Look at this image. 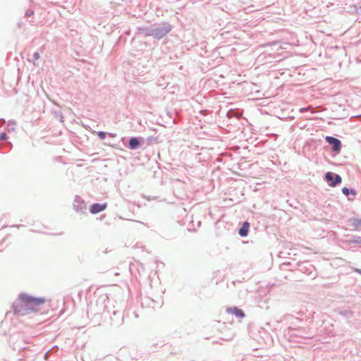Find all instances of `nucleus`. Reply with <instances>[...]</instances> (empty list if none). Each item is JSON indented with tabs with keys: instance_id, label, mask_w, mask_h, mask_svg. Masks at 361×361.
I'll return each mask as SVG.
<instances>
[{
	"instance_id": "f257e3e1",
	"label": "nucleus",
	"mask_w": 361,
	"mask_h": 361,
	"mask_svg": "<svg viewBox=\"0 0 361 361\" xmlns=\"http://www.w3.org/2000/svg\"><path fill=\"white\" fill-rule=\"evenodd\" d=\"M44 302V298H36L25 293H21L13 302L12 308L15 314L25 316L38 312L40 310V307Z\"/></svg>"
},
{
	"instance_id": "f03ea898",
	"label": "nucleus",
	"mask_w": 361,
	"mask_h": 361,
	"mask_svg": "<svg viewBox=\"0 0 361 361\" xmlns=\"http://www.w3.org/2000/svg\"><path fill=\"white\" fill-rule=\"evenodd\" d=\"M172 30L171 25L166 21L152 25V37L156 39H161L167 35Z\"/></svg>"
},
{
	"instance_id": "7ed1b4c3",
	"label": "nucleus",
	"mask_w": 361,
	"mask_h": 361,
	"mask_svg": "<svg viewBox=\"0 0 361 361\" xmlns=\"http://www.w3.org/2000/svg\"><path fill=\"white\" fill-rule=\"evenodd\" d=\"M324 178L331 187H336L342 181L340 175L331 171H328L325 173Z\"/></svg>"
},
{
	"instance_id": "20e7f679",
	"label": "nucleus",
	"mask_w": 361,
	"mask_h": 361,
	"mask_svg": "<svg viewBox=\"0 0 361 361\" xmlns=\"http://www.w3.org/2000/svg\"><path fill=\"white\" fill-rule=\"evenodd\" d=\"M145 144V138L142 137H131L129 139L127 147L130 150H135L140 147H143Z\"/></svg>"
},
{
	"instance_id": "39448f33",
	"label": "nucleus",
	"mask_w": 361,
	"mask_h": 361,
	"mask_svg": "<svg viewBox=\"0 0 361 361\" xmlns=\"http://www.w3.org/2000/svg\"><path fill=\"white\" fill-rule=\"evenodd\" d=\"M325 141L331 146V150L334 152L339 153L341 152L342 143L339 139L333 136H326L325 137Z\"/></svg>"
},
{
	"instance_id": "423d86ee",
	"label": "nucleus",
	"mask_w": 361,
	"mask_h": 361,
	"mask_svg": "<svg viewBox=\"0 0 361 361\" xmlns=\"http://www.w3.org/2000/svg\"><path fill=\"white\" fill-rule=\"evenodd\" d=\"M73 208L75 210L76 212L80 213V214H85L87 210V207L85 202L83 201V200L79 197L75 196L74 202H73Z\"/></svg>"
},
{
	"instance_id": "0eeeda50",
	"label": "nucleus",
	"mask_w": 361,
	"mask_h": 361,
	"mask_svg": "<svg viewBox=\"0 0 361 361\" xmlns=\"http://www.w3.org/2000/svg\"><path fill=\"white\" fill-rule=\"evenodd\" d=\"M226 312L228 314H234L237 318H244L245 314L243 310L238 308V307H228L226 309Z\"/></svg>"
},
{
	"instance_id": "6e6552de",
	"label": "nucleus",
	"mask_w": 361,
	"mask_h": 361,
	"mask_svg": "<svg viewBox=\"0 0 361 361\" xmlns=\"http://www.w3.org/2000/svg\"><path fill=\"white\" fill-rule=\"evenodd\" d=\"M106 208V204L94 203L90 207V213L93 214H98Z\"/></svg>"
},
{
	"instance_id": "1a4fd4ad",
	"label": "nucleus",
	"mask_w": 361,
	"mask_h": 361,
	"mask_svg": "<svg viewBox=\"0 0 361 361\" xmlns=\"http://www.w3.org/2000/svg\"><path fill=\"white\" fill-rule=\"evenodd\" d=\"M113 315L115 318L111 316V319L114 325L118 326L121 325L123 322V316L121 312H118L114 310L113 312Z\"/></svg>"
},
{
	"instance_id": "9d476101",
	"label": "nucleus",
	"mask_w": 361,
	"mask_h": 361,
	"mask_svg": "<svg viewBox=\"0 0 361 361\" xmlns=\"http://www.w3.org/2000/svg\"><path fill=\"white\" fill-rule=\"evenodd\" d=\"M137 33L139 35H142L145 37L152 36V25L147 27H137Z\"/></svg>"
},
{
	"instance_id": "9b49d317",
	"label": "nucleus",
	"mask_w": 361,
	"mask_h": 361,
	"mask_svg": "<svg viewBox=\"0 0 361 361\" xmlns=\"http://www.w3.org/2000/svg\"><path fill=\"white\" fill-rule=\"evenodd\" d=\"M348 225L352 227V230H357L360 227H361V218H350L348 220Z\"/></svg>"
},
{
	"instance_id": "f8f14e48",
	"label": "nucleus",
	"mask_w": 361,
	"mask_h": 361,
	"mask_svg": "<svg viewBox=\"0 0 361 361\" xmlns=\"http://www.w3.org/2000/svg\"><path fill=\"white\" fill-rule=\"evenodd\" d=\"M250 223L245 221L243 223L241 227L238 230V234L240 237H246L248 235L250 229Z\"/></svg>"
},
{
	"instance_id": "ddd939ff",
	"label": "nucleus",
	"mask_w": 361,
	"mask_h": 361,
	"mask_svg": "<svg viewBox=\"0 0 361 361\" xmlns=\"http://www.w3.org/2000/svg\"><path fill=\"white\" fill-rule=\"evenodd\" d=\"M342 192L343 195H345L346 197H348V200H352L350 197V195H353V197H355L356 195V190L355 189L349 188L347 187H344L342 188Z\"/></svg>"
},
{
	"instance_id": "4468645a",
	"label": "nucleus",
	"mask_w": 361,
	"mask_h": 361,
	"mask_svg": "<svg viewBox=\"0 0 361 361\" xmlns=\"http://www.w3.org/2000/svg\"><path fill=\"white\" fill-rule=\"evenodd\" d=\"M338 313L347 319H350L353 317V312L350 309L338 310Z\"/></svg>"
},
{
	"instance_id": "2eb2a0df",
	"label": "nucleus",
	"mask_w": 361,
	"mask_h": 361,
	"mask_svg": "<svg viewBox=\"0 0 361 361\" xmlns=\"http://www.w3.org/2000/svg\"><path fill=\"white\" fill-rule=\"evenodd\" d=\"M346 242L350 244H357L361 245V236L359 235H352L349 239L346 240Z\"/></svg>"
},
{
	"instance_id": "dca6fc26",
	"label": "nucleus",
	"mask_w": 361,
	"mask_h": 361,
	"mask_svg": "<svg viewBox=\"0 0 361 361\" xmlns=\"http://www.w3.org/2000/svg\"><path fill=\"white\" fill-rule=\"evenodd\" d=\"M239 115H238V113L237 112L236 110L235 109H230L227 111L226 113V116L228 118H236L238 117Z\"/></svg>"
},
{
	"instance_id": "f3484780",
	"label": "nucleus",
	"mask_w": 361,
	"mask_h": 361,
	"mask_svg": "<svg viewBox=\"0 0 361 361\" xmlns=\"http://www.w3.org/2000/svg\"><path fill=\"white\" fill-rule=\"evenodd\" d=\"M145 302L149 307H152V308H155L156 307V305H155V301L154 300H150L149 298H147L145 299ZM144 303V302H142V304Z\"/></svg>"
},
{
	"instance_id": "a211bd4d",
	"label": "nucleus",
	"mask_w": 361,
	"mask_h": 361,
	"mask_svg": "<svg viewBox=\"0 0 361 361\" xmlns=\"http://www.w3.org/2000/svg\"><path fill=\"white\" fill-rule=\"evenodd\" d=\"M147 141L149 143H152V142H159V136H154V135H152V136H149L147 137Z\"/></svg>"
},
{
	"instance_id": "6ab92c4d",
	"label": "nucleus",
	"mask_w": 361,
	"mask_h": 361,
	"mask_svg": "<svg viewBox=\"0 0 361 361\" xmlns=\"http://www.w3.org/2000/svg\"><path fill=\"white\" fill-rule=\"evenodd\" d=\"M107 301L108 302H109V298L106 296V295H101L97 301V303L98 304L99 302H101V303H105V302Z\"/></svg>"
},
{
	"instance_id": "aec40b11",
	"label": "nucleus",
	"mask_w": 361,
	"mask_h": 361,
	"mask_svg": "<svg viewBox=\"0 0 361 361\" xmlns=\"http://www.w3.org/2000/svg\"><path fill=\"white\" fill-rule=\"evenodd\" d=\"M58 350H59L58 346H56H56H54L51 349H50L49 350H48V351L45 353V355H44V359H45V360H48V356H49V353H50L51 351H54V352H55V351H57Z\"/></svg>"
},
{
	"instance_id": "412c9836",
	"label": "nucleus",
	"mask_w": 361,
	"mask_h": 361,
	"mask_svg": "<svg viewBox=\"0 0 361 361\" xmlns=\"http://www.w3.org/2000/svg\"><path fill=\"white\" fill-rule=\"evenodd\" d=\"M97 135L99 139L104 140L107 135V133H106L104 131H99V132H97Z\"/></svg>"
},
{
	"instance_id": "4be33fe9",
	"label": "nucleus",
	"mask_w": 361,
	"mask_h": 361,
	"mask_svg": "<svg viewBox=\"0 0 361 361\" xmlns=\"http://www.w3.org/2000/svg\"><path fill=\"white\" fill-rule=\"evenodd\" d=\"M34 15V11L32 9H27L25 13V17H31Z\"/></svg>"
},
{
	"instance_id": "5701e85b",
	"label": "nucleus",
	"mask_w": 361,
	"mask_h": 361,
	"mask_svg": "<svg viewBox=\"0 0 361 361\" xmlns=\"http://www.w3.org/2000/svg\"><path fill=\"white\" fill-rule=\"evenodd\" d=\"M8 136L6 133H1L0 134V141H4L7 139Z\"/></svg>"
},
{
	"instance_id": "b1692460",
	"label": "nucleus",
	"mask_w": 361,
	"mask_h": 361,
	"mask_svg": "<svg viewBox=\"0 0 361 361\" xmlns=\"http://www.w3.org/2000/svg\"><path fill=\"white\" fill-rule=\"evenodd\" d=\"M39 54L38 52H35L33 54V63H35V61L39 59Z\"/></svg>"
},
{
	"instance_id": "393cba45",
	"label": "nucleus",
	"mask_w": 361,
	"mask_h": 361,
	"mask_svg": "<svg viewBox=\"0 0 361 361\" xmlns=\"http://www.w3.org/2000/svg\"><path fill=\"white\" fill-rule=\"evenodd\" d=\"M107 135L111 137H115L116 136V135L115 133H107Z\"/></svg>"
},
{
	"instance_id": "a878e982",
	"label": "nucleus",
	"mask_w": 361,
	"mask_h": 361,
	"mask_svg": "<svg viewBox=\"0 0 361 361\" xmlns=\"http://www.w3.org/2000/svg\"><path fill=\"white\" fill-rule=\"evenodd\" d=\"M355 271L357 272V273H359L360 274H361V269H355Z\"/></svg>"
},
{
	"instance_id": "bb28decb",
	"label": "nucleus",
	"mask_w": 361,
	"mask_h": 361,
	"mask_svg": "<svg viewBox=\"0 0 361 361\" xmlns=\"http://www.w3.org/2000/svg\"><path fill=\"white\" fill-rule=\"evenodd\" d=\"M307 110V108H301V109H300V112L306 111Z\"/></svg>"
},
{
	"instance_id": "cd10ccee",
	"label": "nucleus",
	"mask_w": 361,
	"mask_h": 361,
	"mask_svg": "<svg viewBox=\"0 0 361 361\" xmlns=\"http://www.w3.org/2000/svg\"><path fill=\"white\" fill-rule=\"evenodd\" d=\"M104 310L109 312V310H107V305L106 304H105L104 306Z\"/></svg>"
},
{
	"instance_id": "c85d7f7f",
	"label": "nucleus",
	"mask_w": 361,
	"mask_h": 361,
	"mask_svg": "<svg viewBox=\"0 0 361 361\" xmlns=\"http://www.w3.org/2000/svg\"><path fill=\"white\" fill-rule=\"evenodd\" d=\"M167 115L171 117V113H169V112H167Z\"/></svg>"
},
{
	"instance_id": "c756f323",
	"label": "nucleus",
	"mask_w": 361,
	"mask_h": 361,
	"mask_svg": "<svg viewBox=\"0 0 361 361\" xmlns=\"http://www.w3.org/2000/svg\"><path fill=\"white\" fill-rule=\"evenodd\" d=\"M213 343H219V341H214Z\"/></svg>"
}]
</instances>
